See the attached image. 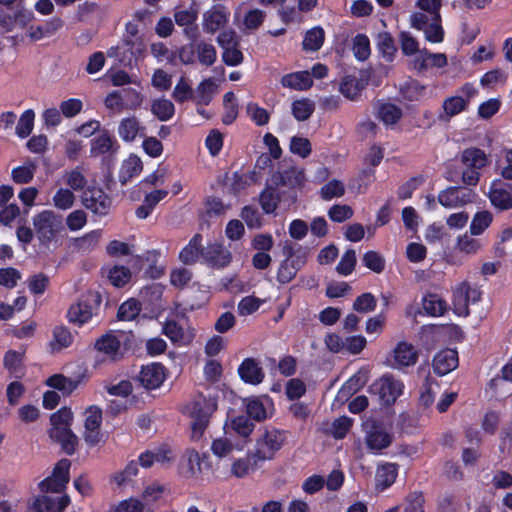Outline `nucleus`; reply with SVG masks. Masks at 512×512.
Listing matches in <instances>:
<instances>
[{
  "label": "nucleus",
  "mask_w": 512,
  "mask_h": 512,
  "mask_svg": "<svg viewBox=\"0 0 512 512\" xmlns=\"http://www.w3.org/2000/svg\"><path fill=\"white\" fill-rule=\"evenodd\" d=\"M241 218L244 220L248 228H260L263 224V218L258 209L252 205H246L241 209Z\"/></svg>",
  "instance_id": "57"
},
{
  "label": "nucleus",
  "mask_w": 512,
  "mask_h": 512,
  "mask_svg": "<svg viewBox=\"0 0 512 512\" xmlns=\"http://www.w3.org/2000/svg\"><path fill=\"white\" fill-rule=\"evenodd\" d=\"M299 270L294 263L289 260H283L278 268L277 281L281 284H287L296 277Z\"/></svg>",
  "instance_id": "62"
},
{
  "label": "nucleus",
  "mask_w": 512,
  "mask_h": 512,
  "mask_svg": "<svg viewBox=\"0 0 512 512\" xmlns=\"http://www.w3.org/2000/svg\"><path fill=\"white\" fill-rule=\"evenodd\" d=\"M259 204L265 214H274L278 206L289 210L292 208L291 204L284 201L282 192L270 181L259 194Z\"/></svg>",
  "instance_id": "15"
},
{
  "label": "nucleus",
  "mask_w": 512,
  "mask_h": 512,
  "mask_svg": "<svg viewBox=\"0 0 512 512\" xmlns=\"http://www.w3.org/2000/svg\"><path fill=\"white\" fill-rule=\"evenodd\" d=\"M101 303L102 296L99 291L87 290L79 296L76 303L69 307L66 317L70 323L81 327L93 316L98 315Z\"/></svg>",
  "instance_id": "3"
},
{
  "label": "nucleus",
  "mask_w": 512,
  "mask_h": 512,
  "mask_svg": "<svg viewBox=\"0 0 512 512\" xmlns=\"http://www.w3.org/2000/svg\"><path fill=\"white\" fill-rule=\"evenodd\" d=\"M75 195L68 188H59L53 195V205L59 210H68L75 203Z\"/></svg>",
  "instance_id": "47"
},
{
  "label": "nucleus",
  "mask_w": 512,
  "mask_h": 512,
  "mask_svg": "<svg viewBox=\"0 0 512 512\" xmlns=\"http://www.w3.org/2000/svg\"><path fill=\"white\" fill-rule=\"evenodd\" d=\"M366 379L361 372L352 375L341 387L338 394L342 397H348L359 391L365 385Z\"/></svg>",
  "instance_id": "53"
},
{
  "label": "nucleus",
  "mask_w": 512,
  "mask_h": 512,
  "mask_svg": "<svg viewBox=\"0 0 512 512\" xmlns=\"http://www.w3.org/2000/svg\"><path fill=\"white\" fill-rule=\"evenodd\" d=\"M463 96L455 95L447 97L442 103L443 113H440L438 119L440 121H449L452 117L466 111L470 101L478 94V90L474 84L466 82L460 87Z\"/></svg>",
  "instance_id": "7"
},
{
  "label": "nucleus",
  "mask_w": 512,
  "mask_h": 512,
  "mask_svg": "<svg viewBox=\"0 0 512 512\" xmlns=\"http://www.w3.org/2000/svg\"><path fill=\"white\" fill-rule=\"evenodd\" d=\"M425 89L417 80H411L401 88V93L406 100L417 101L424 95Z\"/></svg>",
  "instance_id": "64"
},
{
  "label": "nucleus",
  "mask_w": 512,
  "mask_h": 512,
  "mask_svg": "<svg viewBox=\"0 0 512 512\" xmlns=\"http://www.w3.org/2000/svg\"><path fill=\"white\" fill-rule=\"evenodd\" d=\"M237 373L242 382L253 386L261 384L265 379L260 360L253 357L244 358L238 366Z\"/></svg>",
  "instance_id": "16"
},
{
  "label": "nucleus",
  "mask_w": 512,
  "mask_h": 512,
  "mask_svg": "<svg viewBox=\"0 0 512 512\" xmlns=\"http://www.w3.org/2000/svg\"><path fill=\"white\" fill-rule=\"evenodd\" d=\"M102 236L101 229L92 230L81 237H77L73 241V247L82 253H87L94 250Z\"/></svg>",
  "instance_id": "32"
},
{
  "label": "nucleus",
  "mask_w": 512,
  "mask_h": 512,
  "mask_svg": "<svg viewBox=\"0 0 512 512\" xmlns=\"http://www.w3.org/2000/svg\"><path fill=\"white\" fill-rule=\"evenodd\" d=\"M151 112L159 121L166 122L174 116L175 106L169 99H154L151 103Z\"/></svg>",
  "instance_id": "35"
},
{
  "label": "nucleus",
  "mask_w": 512,
  "mask_h": 512,
  "mask_svg": "<svg viewBox=\"0 0 512 512\" xmlns=\"http://www.w3.org/2000/svg\"><path fill=\"white\" fill-rule=\"evenodd\" d=\"M285 439L284 431L276 428L265 430L263 435L256 440L254 458L260 461L272 460L282 448Z\"/></svg>",
  "instance_id": "8"
},
{
  "label": "nucleus",
  "mask_w": 512,
  "mask_h": 512,
  "mask_svg": "<svg viewBox=\"0 0 512 512\" xmlns=\"http://www.w3.org/2000/svg\"><path fill=\"white\" fill-rule=\"evenodd\" d=\"M140 312V302L135 298H129L119 306L117 318L121 321H132L140 314Z\"/></svg>",
  "instance_id": "42"
},
{
  "label": "nucleus",
  "mask_w": 512,
  "mask_h": 512,
  "mask_svg": "<svg viewBox=\"0 0 512 512\" xmlns=\"http://www.w3.org/2000/svg\"><path fill=\"white\" fill-rule=\"evenodd\" d=\"M354 57L358 61H365L371 54L370 40L367 35L359 33L353 39L352 46Z\"/></svg>",
  "instance_id": "45"
},
{
  "label": "nucleus",
  "mask_w": 512,
  "mask_h": 512,
  "mask_svg": "<svg viewBox=\"0 0 512 512\" xmlns=\"http://www.w3.org/2000/svg\"><path fill=\"white\" fill-rule=\"evenodd\" d=\"M362 263L366 268L377 274L382 273L385 269L384 257L380 253L373 250H369L364 253L362 257Z\"/></svg>",
  "instance_id": "51"
},
{
  "label": "nucleus",
  "mask_w": 512,
  "mask_h": 512,
  "mask_svg": "<svg viewBox=\"0 0 512 512\" xmlns=\"http://www.w3.org/2000/svg\"><path fill=\"white\" fill-rule=\"evenodd\" d=\"M399 465L396 463H385L380 465L376 471V486L385 490L392 486L398 476Z\"/></svg>",
  "instance_id": "26"
},
{
  "label": "nucleus",
  "mask_w": 512,
  "mask_h": 512,
  "mask_svg": "<svg viewBox=\"0 0 512 512\" xmlns=\"http://www.w3.org/2000/svg\"><path fill=\"white\" fill-rule=\"evenodd\" d=\"M119 93L125 109L136 110L143 102L142 94L133 88H124Z\"/></svg>",
  "instance_id": "56"
},
{
  "label": "nucleus",
  "mask_w": 512,
  "mask_h": 512,
  "mask_svg": "<svg viewBox=\"0 0 512 512\" xmlns=\"http://www.w3.org/2000/svg\"><path fill=\"white\" fill-rule=\"evenodd\" d=\"M53 340L50 342L52 351H60L72 345L74 336L70 329L64 325L55 326L53 329Z\"/></svg>",
  "instance_id": "33"
},
{
  "label": "nucleus",
  "mask_w": 512,
  "mask_h": 512,
  "mask_svg": "<svg viewBox=\"0 0 512 512\" xmlns=\"http://www.w3.org/2000/svg\"><path fill=\"white\" fill-rule=\"evenodd\" d=\"M345 187L343 183L337 179H333L324 184L320 189V196L325 201L343 196Z\"/></svg>",
  "instance_id": "52"
},
{
  "label": "nucleus",
  "mask_w": 512,
  "mask_h": 512,
  "mask_svg": "<svg viewBox=\"0 0 512 512\" xmlns=\"http://www.w3.org/2000/svg\"><path fill=\"white\" fill-rule=\"evenodd\" d=\"M82 204L86 209L98 216L109 214L112 199L100 187H89L82 194Z\"/></svg>",
  "instance_id": "11"
},
{
  "label": "nucleus",
  "mask_w": 512,
  "mask_h": 512,
  "mask_svg": "<svg viewBox=\"0 0 512 512\" xmlns=\"http://www.w3.org/2000/svg\"><path fill=\"white\" fill-rule=\"evenodd\" d=\"M290 152L301 158H307L312 152L311 142L308 138L293 136L290 141Z\"/></svg>",
  "instance_id": "59"
},
{
  "label": "nucleus",
  "mask_w": 512,
  "mask_h": 512,
  "mask_svg": "<svg viewBox=\"0 0 512 512\" xmlns=\"http://www.w3.org/2000/svg\"><path fill=\"white\" fill-rule=\"evenodd\" d=\"M35 113L32 109L25 110L19 118L16 126V134L20 138L28 137L34 127Z\"/></svg>",
  "instance_id": "48"
},
{
  "label": "nucleus",
  "mask_w": 512,
  "mask_h": 512,
  "mask_svg": "<svg viewBox=\"0 0 512 512\" xmlns=\"http://www.w3.org/2000/svg\"><path fill=\"white\" fill-rule=\"evenodd\" d=\"M403 116L402 109L393 103H383L378 108V118L386 126L397 124Z\"/></svg>",
  "instance_id": "34"
},
{
  "label": "nucleus",
  "mask_w": 512,
  "mask_h": 512,
  "mask_svg": "<svg viewBox=\"0 0 512 512\" xmlns=\"http://www.w3.org/2000/svg\"><path fill=\"white\" fill-rule=\"evenodd\" d=\"M283 87L303 91L312 87L313 79L308 71H297L285 74L281 78Z\"/></svg>",
  "instance_id": "24"
},
{
  "label": "nucleus",
  "mask_w": 512,
  "mask_h": 512,
  "mask_svg": "<svg viewBox=\"0 0 512 512\" xmlns=\"http://www.w3.org/2000/svg\"><path fill=\"white\" fill-rule=\"evenodd\" d=\"M325 33L322 27L317 26L305 33L303 39V49L308 51L319 50L324 43Z\"/></svg>",
  "instance_id": "40"
},
{
  "label": "nucleus",
  "mask_w": 512,
  "mask_h": 512,
  "mask_svg": "<svg viewBox=\"0 0 512 512\" xmlns=\"http://www.w3.org/2000/svg\"><path fill=\"white\" fill-rule=\"evenodd\" d=\"M231 427L238 435L248 437L254 430L255 425L250 420V417L240 415L232 419Z\"/></svg>",
  "instance_id": "63"
},
{
  "label": "nucleus",
  "mask_w": 512,
  "mask_h": 512,
  "mask_svg": "<svg viewBox=\"0 0 512 512\" xmlns=\"http://www.w3.org/2000/svg\"><path fill=\"white\" fill-rule=\"evenodd\" d=\"M247 416L256 420L262 421L266 419L267 413L263 402L258 397H250L245 399Z\"/></svg>",
  "instance_id": "50"
},
{
  "label": "nucleus",
  "mask_w": 512,
  "mask_h": 512,
  "mask_svg": "<svg viewBox=\"0 0 512 512\" xmlns=\"http://www.w3.org/2000/svg\"><path fill=\"white\" fill-rule=\"evenodd\" d=\"M393 441L390 433L381 421L374 420L368 426L365 434V444L369 451L378 453L388 448Z\"/></svg>",
  "instance_id": "12"
},
{
  "label": "nucleus",
  "mask_w": 512,
  "mask_h": 512,
  "mask_svg": "<svg viewBox=\"0 0 512 512\" xmlns=\"http://www.w3.org/2000/svg\"><path fill=\"white\" fill-rule=\"evenodd\" d=\"M119 149L120 145L117 139L106 130L90 141V157L97 158L101 156L103 164L107 166L114 163Z\"/></svg>",
  "instance_id": "9"
},
{
  "label": "nucleus",
  "mask_w": 512,
  "mask_h": 512,
  "mask_svg": "<svg viewBox=\"0 0 512 512\" xmlns=\"http://www.w3.org/2000/svg\"><path fill=\"white\" fill-rule=\"evenodd\" d=\"M197 55L200 64L212 66L217 59V52L212 44L200 42L197 44Z\"/></svg>",
  "instance_id": "58"
},
{
  "label": "nucleus",
  "mask_w": 512,
  "mask_h": 512,
  "mask_svg": "<svg viewBox=\"0 0 512 512\" xmlns=\"http://www.w3.org/2000/svg\"><path fill=\"white\" fill-rule=\"evenodd\" d=\"M270 181L282 192L284 201L294 207L306 185L307 177L304 168L290 165L275 171Z\"/></svg>",
  "instance_id": "1"
},
{
  "label": "nucleus",
  "mask_w": 512,
  "mask_h": 512,
  "mask_svg": "<svg viewBox=\"0 0 512 512\" xmlns=\"http://www.w3.org/2000/svg\"><path fill=\"white\" fill-rule=\"evenodd\" d=\"M459 365L458 352L456 349L446 348L435 354L432 360V367L435 374L444 376L455 370Z\"/></svg>",
  "instance_id": "17"
},
{
  "label": "nucleus",
  "mask_w": 512,
  "mask_h": 512,
  "mask_svg": "<svg viewBox=\"0 0 512 512\" xmlns=\"http://www.w3.org/2000/svg\"><path fill=\"white\" fill-rule=\"evenodd\" d=\"M356 266V252L353 249H348L343 254L340 262L336 266V271L343 276L350 275Z\"/></svg>",
  "instance_id": "61"
},
{
  "label": "nucleus",
  "mask_w": 512,
  "mask_h": 512,
  "mask_svg": "<svg viewBox=\"0 0 512 512\" xmlns=\"http://www.w3.org/2000/svg\"><path fill=\"white\" fill-rule=\"evenodd\" d=\"M461 162L467 168L482 169L487 165L485 152L477 147L466 148L461 153Z\"/></svg>",
  "instance_id": "29"
},
{
  "label": "nucleus",
  "mask_w": 512,
  "mask_h": 512,
  "mask_svg": "<svg viewBox=\"0 0 512 512\" xmlns=\"http://www.w3.org/2000/svg\"><path fill=\"white\" fill-rule=\"evenodd\" d=\"M453 312L460 317H467L470 314L468 289L466 288V281L460 283L453 290L452 297Z\"/></svg>",
  "instance_id": "27"
},
{
  "label": "nucleus",
  "mask_w": 512,
  "mask_h": 512,
  "mask_svg": "<svg viewBox=\"0 0 512 512\" xmlns=\"http://www.w3.org/2000/svg\"><path fill=\"white\" fill-rule=\"evenodd\" d=\"M367 83L355 75H344L339 83V92L348 100L356 101Z\"/></svg>",
  "instance_id": "23"
},
{
  "label": "nucleus",
  "mask_w": 512,
  "mask_h": 512,
  "mask_svg": "<svg viewBox=\"0 0 512 512\" xmlns=\"http://www.w3.org/2000/svg\"><path fill=\"white\" fill-rule=\"evenodd\" d=\"M218 395L202 397L193 403L191 417L193 419L191 429L192 437L199 439L209 425L210 417L217 410Z\"/></svg>",
  "instance_id": "6"
},
{
  "label": "nucleus",
  "mask_w": 512,
  "mask_h": 512,
  "mask_svg": "<svg viewBox=\"0 0 512 512\" xmlns=\"http://www.w3.org/2000/svg\"><path fill=\"white\" fill-rule=\"evenodd\" d=\"M224 113L222 115V123L231 125L238 117L239 105L234 92L229 91L223 96Z\"/></svg>",
  "instance_id": "36"
},
{
  "label": "nucleus",
  "mask_w": 512,
  "mask_h": 512,
  "mask_svg": "<svg viewBox=\"0 0 512 512\" xmlns=\"http://www.w3.org/2000/svg\"><path fill=\"white\" fill-rule=\"evenodd\" d=\"M162 333L172 343H180L185 335L183 327L175 320H166L162 327Z\"/></svg>",
  "instance_id": "60"
},
{
  "label": "nucleus",
  "mask_w": 512,
  "mask_h": 512,
  "mask_svg": "<svg viewBox=\"0 0 512 512\" xmlns=\"http://www.w3.org/2000/svg\"><path fill=\"white\" fill-rule=\"evenodd\" d=\"M425 313L432 317L444 315L447 310V302L436 293H427L422 299Z\"/></svg>",
  "instance_id": "28"
},
{
  "label": "nucleus",
  "mask_w": 512,
  "mask_h": 512,
  "mask_svg": "<svg viewBox=\"0 0 512 512\" xmlns=\"http://www.w3.org/2000/svg\"><path fill=\"white\" fill-rule=\"evenodd\" d=\"M23 357L24 354L16 350H8L3 358V366L10 376L21 378L23 375Z\"/></svg>",
  "instance_id": "30"
},
{
  "label": "nucleus",
  "mask_w": 512,
  "mask_h": 512,
  "mask_svg": "<svg viewBox=\"0 0 512 512\" xmlns=\"http://www.w3.org/2000/svg\"><path fill=\"white\" fill-rule=\"evenodd\" d=\"M447 65V57L443 53H421L420 58L416 60L418 70H427L429 67L443 68Z\"/></svg>",
  "instance_id": "38"
},
{
  "label": "nucleus",
  "mask_w": 512,
  "mask_h": 512,
  "mask_svg": "<svg viewBox=\"0 0 512 512\" xmlns=\"http://www.w3.org/2000/svg\"><path fill=\"white\" fill-rule=\"evenodd\" d=\"M119 137L124 142H133L137 136L145 137L146 127L136 116L123 118L117 128Z\"/></svg>",
  "instance_id": "21"
},
{
  "label": "nucleus",
  "mask_w": 512,
  "mask_h": 512,
  "mask_svg": "<svg viewBox=\"0 0 512 512\" xmlns=\"http://www.w3.org/2000/svg\"><path fill=\"white\" fill-rule=\"evenodd\" d=\"M48 434L55 443L60 444L61 449L67 455L71 456L75 453L78 446V438L71 428L50 429Z\"/></svg>",
  "instance_id": "22"
},
{
  "label": "nucleus",
  "mask_w": 512,
  "mask_h": 512,
  "mask_svg": "<svg viewBox=\"0 0 512 512\" xmlns=\"http://www.w3.org/2000/svg\"><path fill=\"white\" fill-rule=\"evenodd\" d=\"M369 393L376 397L381 407H390L403 394L404 383L386 373L369 386Z\"/></svg>",
  "instance_id": "5"
},
{
  "label": "nucleus",
  "mask_w": 512,
  "mask_h": 512,
  "mask_svg": "<svg viewBox=\"0 0 512 512\" xmlns=\"http://www.w3.org/2000/svg\"><path fill=\"white\" fill-rule=\"evenodd\" d=\"M72 421L73 413L68 407H62L50 416L51 429L70 428Z\"/></svg>",
  "instance_id": "54"
},
{
  "label": "nucleus",
  "mask_w": 512,
  "mask_h": 512,
  "mask_svg": "<svg viewBox=\"0 0 512 512\" xmlns=\"http://www.w3.org/2000/svg\"><path fill=\"white\" fill-rule=\"evenodd\" d=\"M476 197L477 193L473 189L462 186H448L439 192L437 201L444 208L452 209L473 203Z\"/></svg>",
  "instance_id": "10"
},
{
  "label": "nucleus",
  "mask_w": 512,
  "mask_h": 512,
  "mask_svg": "<svg viewBox=\"0 0 512 512\" xmlns=\"http://www.w3.org/2000/svg\"><path fill=\"white\" fill-rule=\"evenodd\" d=\"M232 253L224 246L222 242L208 243L204 248L203 261L207 267L215 270H221L228 267L232 262Z\"/></svg>",
  "instance_id": "13"
},
{
  "label": "nucleus",
  "mask_w": 512,
  "mask_h": 512,
  "mask_svg": "<svg viewBox=\"0 0 512 512\" xmlns=\"http://www.w3.org/2000/svg\"><path fill=\"white\" fill-rule=\"evenodd\" d=\"M488 197L495 208L501 211L512 209V194L506 189L491 187Z\"/></svg>",
  "instance_id": "37"
},
{
  "label": "nucleus",
  "mask_w": 512,
  "mask_h": 512,
  "mask_svg": "<svg viewBox=\"0 0 512 512\" xmlns=\"http://www.w3.org/2000/svg\"><path fill=\"white\" fill-rule=\"evenodd\" d=\"M166 378L167 369L159 362H153L142 366L138 375V381L146 390H155L159 388Z\"/></svg>",
  "instance_id": "14"
},
{
  "label": "nucleus",
  "mask_w": 512,
  "mask_h": 512,
  "mask_svg": "<svg viewBox=\"0 0 512 512\" xmlns=\"http://www.w3.org/2000/svg\"><path fill=\"white\" fill-rule=\"evenodd\" d=\"M134 335L124 332L109 330L94 343V349L104 354L109 360L117 362L125 357V354L132 349Z\"/></svg>",
  "instance_id": "2"
},
{
  "label": "nucleus",
  "mask_w": 512,
  "mask_h": 512,
  "mask_svg": "<svg viewBox=\"0 0 512 512\" xmlns=\"http://www.w3.org/2000/svg\"><path fill=\"white\" fill-rule=\"evenodd\" d=\"M132 274L129 268L122 265H114L109 269L108 279L116 288H122L131 281Z\"/></svg>",
  "instance_id": "44"
},
{
  "label": "nucleus",
  "mask_w": 512,
  "mask_h": 512,
  "mask_svg": "<svg viewBox=\"0 0 512 512\" xmlns=\"http://www.w3.org/2000/svg\"><path fill=\"white\" fill-rule=\"evenodd\" d=\"M418 357V351L412 344L400 341L393 350L391 367L403 368L413 366L416 364Z\"/></svg>",
  "instance_id": "19"
},
{
  "label": "nucleus",
  "mask_w": 512,
  "mask_h": 512,
  "mask_svg": "<svg viewBox=\"0 0 512 512\" xmlns=\"http://www.w3.org/2000/svg\"><path fill=\"white\" fill-rule=\"evenodd\" d=\"M34 231L39 244L48 248L64 229L63 218L52 210H43L32 218Z\"/></svg>",
  "instance_id": "4"
},
{
  "label": "nucleus",
  "mask_w": 512,
  "mask_h": 512,
  "mask_svg": "<svg viewBox=\"0 0 512 512\" xmlns=\"http://www.w3.org/2000/svg\"><path fill=\"white\" fill-rule=\"evenodd\" d=\"M493 215L488 210L478 211L474 214L470 223V233L481 235L492 223Z\"/></svg>",
  "instance_id": "41"
},
{
  "label": "nucleus",
  "mask_w": 512,
  "mask_h": 512,
  "mask_svg": "<svg viewBox=\"0 0 512 512\" xmlns=\"http://www.w3.org/2000/svg\"><path fill=\"white\" fill-rule=\"evenodd\" d=\"M230 12L223 5H214L203 15V28L207 33H215L229 21Z\"/></svg>",
  "instance_id": "18"
},
{
  "label": "nucleus",
  "mask_w": 512,
  "mask_h": 512,
  "mask_svg": "<svg viewBox=\"0 0 512 512\" xmlns=\"http://www.w3.org/2000/svg\"><path fill=\"white\" fill-rule=\"evenodd\" d=\"M214 86V82L211 78L204 79L198 84L196 89L197 95H195L194 98V102L197 106L210 104Z\"/></svg>",
  "instance_id": "46"
},
{
  "label": "nucleus",
  "mask_w": 512,
  "mask_h": 512,
  "mask_svg": "<svg viewBox=\"0 0 512 512\" xmlns=\"http://www.w3.org/2000/svg\"><path fill=\"white\" fill-rule=\"evenodd\" d=\"M45 384L60 391L64 396H69L77 389L79 381L68 378L63 374H54L46 379Z\"/></svg>",
  "instance_id": "31"
},
{
  "label": "nucleus",
  "mask_w": 512,
  "mask_h": 512,
  "mask_svg": "<svg viewBox=\"0 0 512 512\" xmlns=\"http://www.w3.org/2000/svg\"><path fill=\"white\" fill-rule=\"evenodd\" d=\"M315 110V103L309 98H302L292 102L291 111L297 121L308 120Z\"/></svg>",
  "instance_id": "39"
},
{
  "label": "nucleus",
  "mask_w": 512,
  "mask_h": 512,
  "mask_svg": "<svg viewBox=\"0 0 512 512\" xmlns=\"http://www.w3.org/2000/svg\"><path fill=\"white\" fill-rule=\"evenodd\" d=\"M143 170V163L141 159L135 155L131 154L126 160L123 161L118 179L122 185L127 184L132 178L138 176Z\"/></svg>",
  "instance_id": "25"
},
{
  "label": "nucleus",
  "mask_w": 512,
  "mask_h": 512,
  "mask_svg": "<svg viewBox=\"0 0 512 512\" xmlns=\"http://www.w3.org/2000/svg\"><path fill=\"white\" fill-rule=\"evenodd\" d=\"M203 236L196 233L189 242L180 250L178 258L184 265H194L200 259L203 261L204 246L202 244Z\"/></svg>",
  "instance_id": "20"
},
{
  "label": "nucleus",
  "mask_w": 512,
  "mask_h": 512,
  "mask_svg": "<svg viewBox=\"0 0 512 512\" xmlns=\"http://www.w3.org/2000/svg\"><path fill=\"white\" fill-rule=\"evenodd\" d=\"M376 306V297L370 292H365L356 297L353 303V310L358 313H369L374 311Z\"/></svg>",
  "instance_id": "55"
},
{
  "label": "nucleus",
  "mask_w": 512,
  "mask_h": 512,
  "mask_svg": "<svg viewBox=\"0 0 512 512\" xmlns=\"http://www.w3.org/2000/svg\"><path fill=\"white\" fill-rule=\"evenodd\" d=\"M159 257L160 253L158 251L149 250L144 254V256H136V261L141 263L143 260H145L149 264V267L146 270V274H148L153 279H157L163 273V269L156 266Z\"/></svg>",
  "instance_id": "49"
},
{
  "label": "nucleus",
  "mask_w": 512,
  "mask_h": 512,
  "mask_svg": "<svg viewBox=\"0 0 512 512\" xmlns=\"http://www.w3.org/2000/svg\"><path fill=\"white\" fill-rule=\"evenodd\" d=\"M172 98L178 104H183L187 101H194L195 91L183 76L180 77L177 84L175 85L172 92Z\"/></svg>",
  "instance_id": "43"
}]
</instances>
